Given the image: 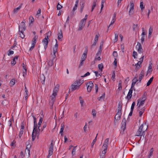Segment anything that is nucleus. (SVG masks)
<instances>
[{
	"instance_id": "37",
	"label": "nucleus",
	"mask_w": 158,
	"mask_h": 158,
	"mask_svg": "<svg viewBox=\"0 0 158 158\" xmlns=\"http://www.w3.org/2000/svg\"><path fill=\"white\" fill-rule=\"evenodd\" d=\"M57 48H53V59H54L56 57V53L57 52Z\"/></svg>"
},
{
	"instance_id": "29",
	"label": "nucleus",
	"mask_w": 158,
	"mask_h": 158,
	"mask_svg": "<svg viewBox=\"0 0 158 158\" xmlns=\"http://www.w3.org/2000/svg\"><path fill=\"white\" fill-rule=\"evenodd\" d=\"M98 134H97L95 138V139L93 140L92 143H91V147L92 148L93 147L94 145V143L96 142V140H97V136L98 135Z\"/></svg>"
},
{
	"instance_id": "62",
	"label": "nucleus",
	"mask_w": 158,
	"mask_h": 158,
	"mask_svg": "<svg viewBox=\"0 0 158 158\" xmlns=\"http://www.w3.org/2000/svg\"><path fill=\"white\" fill-rule=\"evenodd\" d=\"M88 16V15H85V18L82 19L81 20L82 21V22H86V20L87 19V17Z\"/></svg>"
},
{
	"instance_id": "17",
	"label": "nucleus",
	"mask_w": 158,
	"mask_h": 158,
	"mask_svg": "<svg viewBox=\"0 0 158 158\" xmlns=\"http://www.w3.org/2000/svg\"><path fill=\"white\" fill-rule=\"evenodd\" d=\"M37 36H35L34 37L33 39L32 40V41L31 45L35 46V44L36 43V40L37 38Z\"/></svg>"
},
{
	"instance_id": "25",
	"label": "nucleus",
	"mask_w": 158,
	"mask_h": 158,
	"mask_svg": "<svg viewBox=\"0 0 158 158\" xmlns=\"http://www.w3.org/2000/svg\"><path fill=\"white\" fill-rule=\"evenodd\" d=\"M97 1V0H94L93 3V5L92 7V10L91 11H92L94 10L95 7L96 5V3Z\"/></svg>"
},
{
	"instance_id": "39",
	"label": "nucleus",
	"mask_w": 158,
	"mask_h": 158,
	"mask_svg": "<svg viewBox=\"0 0 158 158\" xmlns=\"http://www.w3.org/2000/svg\"><path fill=\"white\" fill-rule=\"evenodd\" d=\"M133 30L134 31H135V29H138V25L137 24H133Z\"/></svg>"
},
{
	"instance_id": "40",
	"label": "nucleus",
	"mask_w": 158,
	"mask_h": 158,
	"mask_svg": "<svg viewBox=\"0 0 158 158\" xmlns=\"http://www.w3.org/2000/svg\"><path fill=\"white\" fill-rule=\"evenodd\" d=\"M77 147V146L74 147L72 150V155L73 156L75 154V153L76 151V148Z\"/></svg>"
},
{
	"instance_id": "23",
	"label": "nucleus",
	"mask_w": 158,
	"mask_h": 158,
	"mask_svg": "<svg viewBox=\"0 0 158 158\" xmlns=\"http://www.w3.org/2000/svg\"><path fill=\"white\" fill-rule=\"evenodd\" d=\"M134 7H130V10L129 12V15H131L134 13Z\"/></svg>"
},
{
	"instance_id": "30",
	"label": "nucleus",
	"mask_w": 158,
	"mask_h": 158,
	"mask_svg": "<svg viewBox=\"0 0 158 158\" xmlns=\"http://www.w3.org/2000/svg\"><path fill=\"white\" fill-rule=\"evenodd\" d=\"M122 81H120L119 82V84L118 85V89L119 90H121L122 89Z\"/></svg>"
},
{
	"instance_id": "47",
	"label": "nucleus",
	"mask_w": 158,
	"mask_h": 158,
	"mask_svg": "<svg viewBox=\"0 0 158 158\" xmlns=\"http://www.w3.org/2000/svg\"><path fill=\"white\" fill-rule=\"evenodd\" d=\"M115 38L114 40V42H116L118 41V35L117 33H114Z\"/></svg>"
},
{
	"instance_id": "35",
	"label": "nucleus",
	"mask_w": 158,
	"mask_h": 158,
	"mask_svg": "<svg viewBox=\"0 0 158 158\" xmlns=\"http://www.w3.org/2000/svg\"><path fill=\"white\" fill-rule=\"evenodd\" d=\"M54 59L53 58L52 60H50L48 62V64L49 66H52L53 64V60Z\"/></svg>"
},
{
	"instance_id": "48",
	"label": "nucleus",
	"mask_w": 158,
	"mask_h": 158,
	"mask_svg": "<svg viewBox=\"0 0 158 158\" xmlns=\"http://www.w3.org/2000/svg\"><path fill=\"white\" fill-rule=\"evenodd\" d=\"M115 21V20L114 19H112V20L110 23V24L109 25V26L108 27V29H109V28H110V26L114 23Z\"/></svg>"
},
{
	"instance_id": "12",
	"label": "nucleus",
	"mask_w": 158,
	"mask_h": 158,
	"mask_svg": "<svg viewBox=\"0 0 158 158\" xmlns=\"http://www.w3.org/2000/svg\"><path fill=\"white\" fill-rule=\"evenodd\" d=\"M42 42L44 44V48L45 50H46L47 47L48 43V40H47L46 37L43 40Z\"/></svg>"
},
{
	"instance_id": "14",
	"label": "nucleus",
	"mask_w": 158,
	"mask_h": 158,
	"mask_svg": "<svg viewBox=\"0 0 158 158\" xmlns=\"http://www.w3.org/2000/svg\"><path fill=\"white\" fill-rule=\"evenodd\" d=\"M126 120L125 118H124L122 120V129H123V131H124L126 128Z\"/></svg>"
},
{
	"instance_id": "43",
	"label": "nucleus",
	"mask_w": 158,
	"mask_h": 158,
	"mask_svg": "<svg viewBox=\"0 0 158 158\" xmlns=\"http://www.w3.org/2000/svg\"><path fill=\"white\" fill-rule=\"evenodd\" d=\"M152 28L150 27L149 29L148 36L149 37L152 35Z\"/></svg>"
},
{
	"instance_id": "16",
	"label": "nucleus",
	"mask_w": 158,
	"mask_h": 158,
	"mask_svg": "<svg viewBox=\"0 0 158 158\" xmlns=\"http://www.w3.org/2000/svg\"><path fill=\"white\" fill-rule=\"evenodd\" d=\"M58 39L59 40L61 41L63 39L62 31L60 30L58 34Z\"/></svg>"
},
{
	"instance_id": "34",
	"label": "nucleus",
	"mask_w": 158,
	"mask_h": 158,
	"mask_svg": "<svg viewBox=\"0 0 158 158\" xmlns=\"http://www.w3.org/2000/svg\"><path fill=\"white\" fill-rule=\"evenodd\" d=\"M138 75L137 74L136 75L135 77L132 80V82L136 83L138 81V80L137 79Z\"/></svg>"
},
{
	"instance_id": "38",
	"label": "nucleus",
	"mask_w": 158,
	"mask_h": 158,
	"mask_svg": "<svg viewBox=\"0 0 158 158\" xmlns=\"http://www.w3.org/2000/svg\"><path fill=\"white\" fill-rule=\"evenodd\" d=\"M140 7L141 9V11H143V9L144 8V6L143 5V2H140Z\"/></svg>"
},
{
	"instance_id": "19",
	"label": "nucleus",
	"mask_w": 158,
	"mask_h": 158,
	"mask_svg": "<svg viewBox=\"0 0 158 158\" xmlns=\"http://www.w3.org/2000/svg\"><path fill=\"white\" fill-rule=\"evenodd\" d=\"M19 57V56H15L14 58L13 59V60L11 61V64L14 65L16 63V60H17L18 58Z\"/></svg>"
},
{
	"instance_id": "64",
	"label": "nucleus",
	"mask_w": 158,
	"mask_h": 158,
	"mask_svg": "<svg viewBox=\"0 0 158 158\" xmlns=\"http://www.w3.org/2000/svg\"><path fill=\"white\" fill-rule=\"evenodd\" d=\"M98 35H95V38H94V41L97 42L98 40Z\"/></svg>"
},
{
	"instance_id": "59",
	"label": "nucleus",
	"mask_w": 158,
	"mask_h": 158,
	"mask_svg": "<svg viewBox=\"0 0 158 158\" xmlns=\"http://www.w3.org/2000/svg\"><path fill=\"white\" fill-rule=\"evenodd\" d=\"M135 105V102H133L132 104L131 107V110H133Z\"/></svg>"
},
{
	"instance_id": "46",
	"label": "nucleus",
	"mask_w": 158,
	"mask_h": 158,
	"mask_svg": "<svg viewBox=\"0 0 158 158\" xmlns=\"http://www.w3.org/2000/svg\"><path fill=\"white\" fill-rule=\"evenodd\" d=\"M43 128L41 130V131H43L44 129L46 127L47 125V123L46 122H44L43 123Z\"/></svg>"
},
{
	"instance_id": "54",
	"label": "nucleus",
	"mask_w": 158,
	"mask_h": 158,
	"mask_svg": "<svg viewBox=\"0 0 158 158\" xmlns=\"http://www.w3.org/2000/svg\"><path fill=\"white\" fill-rule=\"evenodd\" d=\"M137 53L136 52L134 51L133 53V56L135 59L136 58V56H137Z\"/></svg>"
},
{
	"instance_id": "52",
	"label": "nucleus",
	"mask_w": 158,
	"mask_h": 158,
	"mask_svg": "<svg viewBox=\"0 0 158 158\" xmlns=\"http://www.w3.org/2000/svg\"><path fill=\"white\" fill-rule=\"evenodd\" d=\"M24 123L23 122H22V123H21V129H22V130H24Z\"/></svg>"
},
{
	"instance_id": "13",
	"label": "nucleus",
	"mask_w": 158,
	"mask_h": 158,
	"mask_svg": "<svg viewBox=\"0 0 158 158\" xmlns=\"http://www.w3.org/2000/svg\"><path fill=\"white\" fill-rule=\"evenodd\" d=\"M88 51L87 48H85V51L84 52L83 54L82 57L81 59L84 60H85L87 58V53Z\"/></svg>"
},
{
	"instance_id": "49",
	"label": "nucleus",
	"mask_w": 158,
	"mask_h": 158,
	"mask_svg": "<svg viewBox=\"0 0 158 158\" xmlns=\"http://www.w3.org/2000/svg\"><path fill=\"white\" fill-rule=\"evenodd\" d=\"M62 7V6L59 3H58L57 6V9L58 10H60Z\"/></svg>"
},
{
	"instance_id": "45",
	"label": "nucleus",
	"mask_w": 158,
	"mask_h": 158,
	"mask_svg": "<svg viewBox=\"0 0 158 158\" xmlns=\"http://www.w3.org/2000/svg\"><path fill=\"white\" fill-rule=\"evenodd\" d=\"M135 70L136 71L139 69L141 67V65L137 64H135Z\"/></svg>"
},
{
	"instance_id": "1",
	"label": "nucleus",
	"mask_w": 158,
	"mask_h": 158,
	"mask_svg": "<svg viewBox=\"0 0 158 158\" xmlns=\"http://www.w3.org/2000/svg\"><path fill=\"white\" fill-rule=\"evenodd\" d=\"M147 129V126L146 123L141 125L136 132L135 136H143L144 137L145 132Z\"/></svg>"
},
{
	"instance_id": "24",
	"label": "nucleus",
	"mask_w": 158,
	"mask_h": 158,
	"mask_svg": "<svg viewBox=\"0 0 158 158\" xmlns=\"http://www.w3.org/2000/svg\"><path fill=\"white\" fill-rule=\"evenodd\" d=\"M145 101H144L143 100H140V101H139V104L138 105V108H139L141 106H142L144 104Z\"/></svg>"
},
{
	"instance_id": "32",
	"label": "nucleus",
	"mask_w": 158,
	"mask_h": 158,
	"mask_svg": "<svg viewBox=\"0 0 158 158\" xmlns=\"http://www.w3.org/2000/svg\"><path fill=\"white\" fill-rule=\"evenodd\" d=\"M15 80L14 79H12L10 82V86H12L15 84Z\"/></svg>"
},
{
	"instance_id": "5",
	"label": "nucleus",
	"mask_w": 158,
	"mask_h": 158,
	"mask_svg": "<svg viewBox=\"0 0 158 158\" xmlns=\"http://www.w3.org/2000/svg\"><path fill=\"white\" fill-rule=\"evenodd\" d=\"M137 51L139 53H141L143 52V49L142 48L141 45L140 43L138 42L136 46Z\"/></svg>"
},
{
	"instance_id": "53",
	"label": "nucleus",
	"mask_w": 158,
	"mask_h": 158,
	"mask_svg": "<svg viewBox=\"0 0 158 158\" xmlns=\"http://www.w3.org/2000/svg\"><path fill=\"white\" fill-rule=\"evenodd\" d=\"M23 68L24 69V70H23V72L24 73H27V70L26 67L25 66H24L23 63Z\"/></svg>"
},
{
	"instance_id": "2",
	"label": "nucleus",
	"mask_w": 158,
	"mask_h": 158,
	"mask_svg": "<svg viewBox=\"0 0 158 158\" xmlns=\"http://www.w3.org/2000/svg\"><path fill=\"white\" fill-rule=\"evenodd\" d=\"M83 82H81V80H77L73 83L70 86L69 90H71V91H74L76 89H78L80 85L82 84Z\"/></svg>"
},
{
	"instance_id": "22",
	"label": "nucleus",
	"mask_w": 158,
	"mask_h": 158,
	"mask_svg": "<svg viewBox=\"0 0 158 158\" xmlns=\"http://www.w3.org/2000/svg\"><path fill=\"white\" fill-rule=\"evenodd\" d=\"M22 5H23V4L22 3H21L20 5L18 7L16 8H15L14 10H13V12H14V13H16L17 12V11L19 10L22 7Z\"/></svg>"
},
{
	"instance_id": "44",
	"label": "nucleus",
	"mask_w": 158,
	"mask_h": 158,
	"mask_svg": "<svg viewBox=\"0 0 158 158\" xmlns=\"http://www.w3.org/2000/svg\"><path fill=\"white\" fill-rule=\"evenodd\" d=\"M113 56L115 58L117 57L118 55L117 52L114 51L113 52Z\"/></svg>"
},
{
	"instance_id": "27",
	"label": "nucleus",
	"mask_w": 158,
	"mask_h": 158,
	"mask_svg": "<svg viewBox=\"0 0 158 158\" xmlns=\"http://www.w3.org/2000/svg\"><path fill=\"white\" fill-rule=\"evenodd\" d=\"M153 77H152L151 78H150L149 80L148 81L147 83V86H148L151 84V83L153 81Z\"/></svg>"
},
{
	"instance_id": "6",
	"label": "nucleus",
	"mask_w": 158,
	"mask_h": 158,
	"mask_svg": "<svg viewBox=\"0 0 158 158\" xmlns=\"http://www.w3.org/2000/svg\"><path fill=\"white\" fill-rule=\"evenodd\" d=\"M133 90V89H130L129 91L127 96L125 98L126 99H127L128 101L130 100L132 97Z\"/></svg>"
},
{
	"instance_id": "4",
	"label": "nucleus",
	"mask_w": 158,
	"mask_h": 158,
	"mask_svg": "<svg viewBox=\"0 0 158 158\" xmlns=\"http://www.w3.org/2000/svg\"><path fill=\"white\" fill-rule=\"evenodd\" d=\"M53 142L52 141L49 146L48 155L47 156V158H49V157L53 154Z\"/></svg>"
},
{
	"instance_id": "56",
	"label": "nucleus",
	"mask_w": 158,
	"mask_h": 158,
	"mask_svg": "<svg viewBox=\"0 0 158 158\" xmlns=\"http://www.w3.org/2000/svg\"><path fill=\"white\" fill-rule=\"evenodd\" d=\"M90 73L89 72H87L84 75L81 76V77H85L86 76H87L90 75Z\"/></svg>"
},
{
	"instance_id": "57",
	"label": "nucleus",
	"mask_w": 158,
	"mask_h": 158,
	"mask_svg": "<svg viewBox=\"0 0 158 158\" xmlns=\"http://www.w3.org/2000/svg\"><path fill=\"white\" fill-rule=\"evenodd\" d=\"M50 98L51 99V101L52 102V105H53L55 101L54 98H55V97H53V96H51Z\"/></svg>"
},
{
	"instance_id": "15",
	"label": "nucleus",
	"mask_w": 158,
	"mask_h": 158,
	"mask_svg": "<svg viewBox=\"0 0 158 158\" xmlns=\"http://www.w3.org/2000/svg\"><path fill=\"white\" fill-rule=\"evenodd\" d=\"M85 22H82V21L81 20L79 24V27L78 29V31H81L82 30L84 27L85 24Z\"/></svg>"
},
{
	"instance_id": "51",
	"label": "nucleus",
	"mask_w": 158,
	"mask_h": 158,
	"mask_svg": "<svg viewBox=\"0 0 158 158\" xmlns=\"http://www.w3.org/2000/svg\"><path fill=\"white\" fill-rule=\"evenodd\" d=\"M29 19L30 21H31V23H32L34 21V19L31 16H30L29 17Z\"/></svg>"
},
{
	"instance_id": "3",
	"label": "nucleus",
	"mask_w": 158,
	"mask_h": 158,
	"mask_svg": "<svg viewBox=\"0 0 158 158\" xmlns=\"http://www.w3.org/2000/svg\"><path fill=\"white\" fill-rule=\"evenodd\" d=\"M40 135V133L37 131V127H34L33 130L32 134V140L34 141L35 139L36 136L38 137Z\"/></svg>"
},
{
	"instance_id": "63",
	"label": "nucleus",
	"mask_w": 158,
	"mask_h": 158,
	"mask_svg": "<svg viewBox=\"0 0 158 158\" xmlns=\"http://www.w3.org/2000/svg\"><path fill=\"white\" fill-rule=\"evenodd\" d=\"M108 146L106 145L104 143L102 148H103L104 150H107V148Z\"/></svg>"
},
{
	"instance_id": "36",
	"label": "nucleus",
	"mask_w": 158,
	"mask_h": 158,
	"mask_svg": "<svg viewBox=\"0 0 158 158\" xmlns=\"http://www.w3.org/2000/svg\"><path fill=\"white\" fill-rule=\"evenodd\" d=\"M98 69L100 70L101 71H102V69L103 68V66L102 64H100L98 65Z\"/></svg>"
},
{
	"instance_id": "58",
	"label": "nucleus",
	"mask_w": 158,
	"mask_h": 158,
	"mask_svg": "<svg viewBox=\"0 0 158 158\" xmlns=\"http://www.w3.org/2000/svg\"><path fill=\"white\" fill-rule=\"evenodd\" d=\"M144 40H145L144 36H143V35L142 36L141 39V42L142 44H143V43L144 42Z\"/></svg>"
},
{
	"instance_id": "26",
	"label": "nucleus",
	"mask_w": 158,
	"mask_h": 158,
	"mask_svg": "<svg viewBox=\"0 0 158 158\" xmlns=\"http://www.w3.org/2000/svg\"><path fill=\"white\" fill-rule=\"evenodd\" d=\"M24 31H22H22H19L20 36L22 39H23L25 36L24 34Z\"/></svg>"
},
{
	"instance_id": "21",
	"label": "nucleus",
	"mask_w": 158,
	"mask_h": 158,
	"mask_svg": "<svg viewBox=\"0 0 158 158\" xmlns=\"http://www.w3.org/2000/svg\"><path fill=\"white\" fill-rule=\"evenodd\" d=\"M145 109V107H143L142 108L139 110V115L140 117H141L142 115V114L144 111Z\"/></svg>"
},
{
	"instance_id": "9",
	"label": "nucleus",
	"mask_w": 158,
	"mask_h": 158,
	"mask_svg": "<svg viewBox=\"0 0 158 158\" xmlns=\"http://www.w3.org/2000/svg\"><path fill=\"white\" fill-rule=\"evenodd\" d=\"M85 3V0H81L80 2V12L81 13H82L83 10L84 6V4Z\"/></svg>"
},
{
	"instance_id": "41",
	"label": "nucleus",
	"mask_w": 158,
	"mask_h": 158,
	"mask_svg": "<svg viewBox=\"0 0 158 158\" xmlns=\"http://www.w3.org/2000/svg\"><path fill=\"white\" fill-rule=\"evenodd\" d=\"M105 93L103 94L102 95L98 98V99L99 101H100L102 99H104L105 97Z\"/></svg>"
},
{
	"instance_id": "8",
	"label": "nucleus",
	"mask_w": 158,
	"mask_h": 158,
	"mask_svg": "<svg viewBox=\"0 0 158 158\" xmlns=\"http://www.w3.org/2000/svg\"><path fill=\"white\" fill-rule=\"evenodd\" d=\"M86 85L87 87V90L88 92H91L92 89L94 86V84L92 82H90L89 84H87Z\"/></svg>"
},
{
	"instance_id": "28",
	"label": "nucleus",
	"mask_w": 158,
	"mask_h": 158,
	"mask_svg": "<svg viewBox=\"0 0 158 158\" xmlns=\"http://www.w3.org/2000/svg\"><path fill=\"white\" fill-rule=\"evenodd\" d=\"M43 121V118L42 117H40V120L37 125V127H40Z\"/></svg>"
},
{
	"instance_id": "60",
	"label": "nucleus",
	"mask_w": 158,
	"mask_h": 158,
	"mask_svg": "<svg viewBox=\"0 0 158 158\" xmlns=\"http://www.w3.org/2000/svg\"><path fill=\"white\" fill-rule=\"evenodd\" d=\"M143 77H144L143 76H141L140 75H139L138 80L139 82L141 81L142 80V79L143 78Z\"/></svg>"
},
{
	"instance_id": "18",
	"label": "nucleus",
	"mask_w": 158,
	"mask_h": 158,
	"mask_svg": "<svg viewBox=\"0 0 158 158\" xmlns=\"http://www.w3.org/2000/svg\"><path fill=\"white\" fill-rule=\"evenodd\" d=\"M64 128V124L62 123L61 125V128L60 132V133L61 134V135H63V132Z\"/></svg>"
},
{
	"instance_id": "11",
	"label": "nucleus",
	"mask_w": 158,
	"mask_h": 158,
	"mask_svg": "<svg viewBox=\"0 0 158 158\" xmlns=\"http://www.w3.org/2000/svg\"><path fill=\"white\" fill-rule=\"evenodd\" d=\"M147 95V93L146 92H144L143 95L142 96V98H140L137 101V105H138L139 103V101L140 100H142L145 101L147 99V98L146 97V96Z\"/></svg>"
},
{
	"instance_id": "50",
	"label": "nucleus",
	"mask_w": 158,
	"mask_h": 158,
	"mask_svg": "<svg viewBox=\"0 0 158 158\" xmlns=\"http://www.w3.org/2000/svg\"><path fill=\"white\" fill-rule=\"evenodd\" d=\"M92 115L94 117H95L96 115V112L94 109H93L92 112Z\"/></svg>"
},
{
	"instance_id": "33",
	"label": "nucleus",
	"mask_w": 158,
	"mask_h": 158,
	"mask_svg": "<svg viewBox=\"0 0 158 158\" xmlns=\"http://www.w3.org/2000/svg\"><path fill=\"white\" fill-rule=\"evenodd\" d=\"M122 107V105L120 104V103H119L118 107V111H121Z\"/></svg>"
},
{
	"instance_id": "31",
	"label": "nucleus",
	"mask_w": 158,
	"mask_h": 158,
	"mask_svg": "<svg viewBox=\"0 0 158 158\" xmlns=\"http://www.w3.org/2000/svg\"><path fill=\"white\" fill-rule=\"evenodd\" d=\"M32 116L33 118L34 121V127H37L36 118L33 115Z\"/></svg>"
},
{
	"instance_id": "55",
	"label": "nucleus",
	"mask_w": 158,
	"mask_h": 158,
	"mask_svg": "<svg viewBox=\"0 0 158 158\" xmlns=\"http://www.w3.org/2000/svg\"><path fill=\"white\" fill-rule=\"evenodd\" d=\"M109 139L107 138L106 139L104 143L106 145H107L108 146V144H109Z\"/></svg>"
},
{
	"instance_id": "7",
	"label": "nucleus",
	"mask_w": 158,
	"mask_h": 158,
	"mask_svg": "<svg viewBox=\"0 0 158 158\" xmlns=\"http://www.w3.org/2000/svg\"><path fill=\"white\" fill-rule=\"evenodd\" d=\"M25 24L23 23H21L19 26V31H24L26 30Z\"/></svg>"
},
{
	"instance_id": "10",
	"label": "nucleus",
	"mask_w": 158,
	"mask_h": 158,
	"mask_svg": "<svg viewBox=\"0 0 158 158\" xmlns=\"http://www.w3.org/2000/svg\"><path fill=\"white\" fill-rule=\"evenodd\" d=\"M122 114V111H118V112L115 116L114 119L117 120H119L121 118Z\"/></svg>"
},
{
	"instance_id": "42",
	"label": "nucleus",
	"mask_w": 158,
	"mask_h": 158,
	"mask_svg": "<svg viewBox=\"0 0 158 158\" xmlns=\"http://www.w3.org/2000/svg\"><path fill=\"white\" fill-rule=\"evenodd\" d=\"M24 131V130H22V129H20V132L19 134V138H21L22 135L23 134Z\"/></svg>"
},
{
	"instance_id": "20",
	"label": "nucleus",
	"mask_w": 158,
	"mask_h": 158,
	"mask_svg": "<svg viewBox=\"0 0 158 158\" xmlns=\"http://www.w3.org/2000/svg\"><path fill=\"white\" fill-rule=\"evenodd\" d=\"M31 147V145L30 144H28L27 146L25 151L26 152L27 151V152L28 153L29 156H30V151L29 148Z\"/></svg>"
},
{
	"instance_id": "61",
	"label": "nucleus",
	"mask_w": 158,
	"mask_h": 158,
	"mask_svg": "<svg viewBox=\"0 0 158 158\" xmlns=\"http://www.w3.org/2000/svg\"><path fill=\"white\" fill-rule=\"evenodd\" d=\"M95 89L96 90V92L97 93L98 91V85L97 84H95Z\"/></svg>"
}]
</instances>
